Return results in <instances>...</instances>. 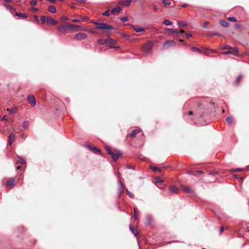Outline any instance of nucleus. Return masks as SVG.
<instances>
[{"label":"nucleus","mask_w":249,"mask_h":249,"mask_svg":"<svg viewBox=\"0 0 249 249\" xmlns=\"http://www.w3.org/2000/svg\"><path fill=\"white\" fill-rule=\"evenodd\" d=\"M106 148L108 153L112 156V159L114 160H117L121 155V153L119 151H111L109 147H106Z\"/></svg>","instance_id":"1"},{"label":"nucleus","mask_w":249,"mask_h":249,"mask_svg":"<svg viewBox=\"0 0 249 249\" xmlns=\"http://www.w3.org/2000/svg\"><path fill=\"white\" fill-rule=\"evenodd\" d=\"M95 24L97 25L98 26L96 27V29H112V27L108 24H107L104 23H98L97 22H94Z\"/></svg>","instance_id":"2"},{"label":"nucleus","mask_w":249,"mask_h":249,"mask_svg":"<svg viewBox=\"0 0 249 249\" xmlns=\"http://www.w3.org/2000/svg\"><path fill=\"white\" fill-rule=\"evenodd\" d=\"M105 43L110 48H115L117 47L115 46V41L111 38H107L105 40Z\"/></svg>","instance_id":"3"},{"label":"nucleus","mask_w":249,"mask_h":249,"mask_svg":"<svg viewBox=\"0 0 249 249\" xmlns=\"http://www.w3.org/2000/svg\"><path fill=\"white\" fill-rule=\"evenodd\" d=\"M28 101L32 107H35L36 104V101L34 96L30 95L28 96Z\"/></svg>","instance_id":"4"},{"label":"nucleus","mask_w":249,"mask_h":249,"mask_svg":"<svg viewBox=\"0 0 249 249\" xmlns=\"http://www.w3.org/2000/svg\"><path fill=\"white\" fill-rule=\"evenodd\" d=\"M87 35L83 33H79L75 35V38L78 40H81L85 39Z\"/></svg>","instance_id":"5"},{"label":"nucleus","mask_w":249,"mask_h":249,"mask_svg":"<svg viewBox=\"0 0 249 249\" xmlns=\"http://www.w3.org/2000/svg\"><path fill=\"white\" fill-rule=\"evenodd\" d=\"M153 47V43L151 42H149L145 44L143 46V49L145 51H149L152 49Z\"/></svg>","instance_id":"6"},{"label":"nucleus","mask_w":249,"mask_h":249,"mask_svg":"<svg viewBox=\"0 0 249 249\" xmlns=\"http://www.w3.org/2000/svg\"><path fill=\"white\" fill-rule=\"evenodd\" d=\"M46 22L47 23H50L53 25H55L57 23V21L51 17H48L46 18Z\"/></svg>","instance_id":"7"},{"label":"nucleus","mask_w":249,"mask_h":249,"mask_svg":"<svg viewBox=\"0 0 249 249\" xmlns=\"http://www.w3.org/2000/svg\"><path fill=\"white\" fill-rule=\"evenodd\" d=\"M223 53L224 54H229V53H235L236 54H238V51L237 48H234L232 49L230 51L223 52Z\"/></svg>","instance_id":"8"},{"label":"nucleus","mask_w":249,"mask_h":249,"mask_svg":"<svg viewBox=\"0 0 249 249\" xmlns=\"http://www.w3.org/2000/svg\"><path fill=\"white\" fill-rule=\"evenodd\" d=\"M15 135L14 134L11 133L9 135L8 138V143L9 145H11L12 143V142L15 141Z\"/></svg>","instance_id":"9"},{"label":"nucleus","mask_w":249,"mask_h":249,"mask_svg":"<svg viewBox=\"0 0 249 249\" xmlns=\"http://www.w3.org/2000/svg\"><path fill=\"white\" fill-rule=\"evenodd\" d=\"M175 45H176V43L175 41H174L172 40H168L166 42H165V43L164 44V47H166L168 46H175Z\"/></svg>","instance_id":"10"},{"label":"nucleus","mask_w":249,"mask_h":249,"mask_svg":"<svg viewBox=\"0 0 249 249\" xmlns=\"http://www.w3.org/2000/svg\"><path fill=\"white\" fill-rule=\"evenodd\" d=\"M169 190L171 193L174 194H177L178 191V188L177 187L174 186H170L169 187Z\"/></svg>","instance_id":"11"},{"label":"nucleus","mask_w":249,"mask_h":249,"mask_svg":"<svg viewBox=\"0 0 249 249\" xmlns=\"http://www.w3.org/2000/svg\"><path fill=\"white\" fill-rule=\"evenodd\" d=\"M15 180L14 179H10L6 183V186L8 187H12L14 186Z\"/></svg>","instance_id":"12"},{"label":"nucleus","mask_w":249,"mask_h":249,"mask_svg":"<svg viewBox=\"0 0 249 249\" xmlns=\"http://www.w3.org/2000/svg\"><path fill=\"white\" fill-rule=\"evenodd\" d=\"M48 10L53 13H54L56 12V10L55 7L53 5H51L48 8Z\"/></svg>","instance_id":"13"},{"label":"nucleus","mask_w":249,"mask_h":249,"mask_svg":"<svg viewBox=\"0 0 249 249\" xmlns=\"http://www.w3.org/2000/svg\"><path fill=\"white\" fill-rule=\"evenodd\" d=\"M67 26L68 27H69V28H77L78 29L77 30V31L80 30V27L79 26H78V25H74V24H68Z\"/></svg>","instance_id":"14"},{"label":"nucleus","mask_w":249,"mask_h":249,"mask_svg":"<svg viewBox=\"0 0 249 249\" xmlns=\"http://www.w3.org/2000/svg\"><path fill=\"white\" fill-rule=\"evenodd\" d=\"M182 190L184 192H188V193H191L192 192L191 188L188 186H182Z\"/></svg>","instance_id":"15"},{"label":"nucleus","mask_w":249,"mask_h":249,"mask_svg":"<svg viewBox=\"0 0 249 249\" xmlns=\"http://www.w3.org/2000/svg\"><path fill=\"white\" fill-rule=\"evenodd\" d=\"M17 108L16 107H14L12 108V109H10L9 108H7L6 110L7 111H9L11 114H14L17 111Z\"/></svg>","instance_id":"16"},{"label":"nucleus","mask_w":249,"mask_h":249,"mask_svg":"<svg viewBox=\"0 0 249 249\" xmlns=\"http://www.w3.org/2000/svg\"><path fill=\"white\" fill-rule=\"evenodd\" d=\"M133 29L135 30V31L137 33L142 32V31H144V30L143 28L137 27H134Z\"/></svg>","instance_id":"17"},{"label":"nucleus","mask_w":249,"mask_h":249,"mask_svg":"<svg viewBox=\"0 0 249 249\" xmlns=\"http://www.w3.org/2000/svg\"><path fill=\"white\" fill-rule=\"evenodd\" d=\"M4 6L8 9L9 10L11 13H13L14 12V9L11 7L10 5H7V4H4Z\"/></svg>","instance_id":"18"},{"label":"nucleus","mask_w":249,"mask_h":249,"mask_svg":"<svg viewBox=\"0 0 249 249\" xmlns=\"http://www.w3.org/2000/svg\"><path fill=\"white\" fill-rule=\"evenodd\" d=\"M15 15H16V16L19 17L20 18H27V15L23 13H16Z\"/></svg>","instance_id":"19"},{"label":"nucleus","mask_w":249,"mask_h":249,"mask_svg":"<svg viewBox=\"0 0 249 249\" xmlns=\"http://www.w3.org/2000/svg\"><path fill=\"white\" fill-rule=\"evenodd\" d=\"M172 22L169 19H165L163 21V24L166 26L171 25Z\"/></svg>","instance_id":"20"},{"label":"nucleus","mask_w":249,"mask_h":249,"mask_svg":"<svg viewBox=\"0 0 249 249\" xmlns=\"http://www.w3.org/2000/svg\"><path fill=\"white\" fill-rule=\"evenodd\" d=\"M141 130L140 129H135L133 130L131 133V136L132 137H134L138 133L140 132Z\"/></svg>","instance_id":"21"},{"label":"nucleus","mask_w":249,"mask_h":249,"mask_svg":"<svg viewBox=\"0 0 249 249\" xmlns=\"http://www.w3.org/2000/svg\"><path fill=\"white\" fill-rule=\"evenodd\" d=\"M162 2L165 6L171 4V0H163Z\"/></svg>","instance_id":"22"},{"label":"nucleus","mask_w":249,"mask_h":249,"mask_svg":"<svg viewBox=\"0 0 249 249\" xmlns=\"http://www.w3.org/2000/svg\"><path fill=\"white\" fill-rule=\"evenodd\" d=\"M121 8L119 7L113 8L111 10V13L114 14L116 12H119L121 11Z\"/></svg>","instance_id":"23"},{"label":"nucleus","mask_w":249,"mask_h":249,"mask_svg":"<svg viewBox=\"0 0 249 249\" xmlns=\"http://www.w3.org/2000/svg\"><path fill=\"white\" fill-rule=\"evenodd\" d=\"M220 23L224 27H227L229 25L228 22L223 20H220Z\"/></svg>","instance_id":"24"},{"label":"nucleus","mask_w":249,"mask_h":249,"mask_svg":"<svg viewBox=\"0 0 249 249\" xmlns=\"http://www.w3.org/2000/svg\"><path fill=\"white\" fill-rule=\"evenodd\" d=\"M232 120L231 117H228L226 118V122L228 124H231L232 122Z\"/></svg>","instance_id":"25"},{"label":"nucleus","mask_w":249,"mask_h":249,"mask_svg":"<svg viewBox=\"0 0 249 249\" xmlns=\"http://www.w3.org/2000/svg\"><path fill=\"white\" fill-rule=\"evenodd\" d=\"M192 51L197 52L198 53H201V50L196 47H192Z\"/></svg>","instance_id":"26"},{"label":"nucleus","mask_w":249,"mask_h":249,"mask_svg":"<svg viewBox=\"0 0 249 249\" xmlns=\"http://www.w3.org/2000/svg\"><path fill=\"white\" fill-rule=\"evenodd\" d=\"M150 167L154 172H156V171L161 172V170L158 167H153L152 166H151Z\"/></svg>","instance_id":"27"},{"label":"nucleus","mask_w":249,"mask_h":249,"mask_svg":"<svg viewBox=\"0 0 249 249\" xmlns=\"http://www.w3.org/2000/svg\"><path fill=\"white\" fill-rule=\"evenodd\" d=\"M132 0H126L124 2V5L126 6H128L130 5Z\"/></svg>","instance_id":"28"},{"label":"nucleus","mask_w":249,"mask_h":249,"mask_svg":"<svg viewBox=\"0 0 249 249\" xmlns=\"http://www.w3.org/2000/svg\"><path fill=\"white\" fill-rule=\"evenodd\" d=\"M178 24L179 27L185 26L187 25V24L185 22L181 21H178Z\"/></svg>","instance_id":"29"},{"label":"nucleus","mask_w":249,"mask_h":249,"mask_svg":"<svg viewBox=\"0 0 249 249\" xmlns=\"http://www.w3.org/2000/svg\"><path fill=\"white\" fill-rule=\"evenodd\" d=\"M165 31L167 32H169L171 33L178 34V32H177V31H176L175 30H174V29H167L165 30Z\"/></svg>","instance_id":"30"},{"label":"nucleus","mask_w":249,"mask_h":249,"mask_svg":"<svg viewBox=\"0 0 249 249\" xmlns=\"http://www.w3.org/2000/svg\"><path fill=\"white\" fill-rule=\"evenodd\" d=\"M138 213H137V210L136 208H134V217L135 218V219H137V217H138Z\"/></svg>","instance_id":"31"},{"label":"nucleus","mask_w":249,"mask_h":249,"mask_svg":"<svg viewBox=\"0 0 249 249\" xmlns=\"http://www.w3.org/2000/svg\"><path fill=\"white\" fill-rule=\"evenodd\" d=\"M37 3V1L36 0H32L31 1H30V4L32 6H35L36 4Z\"/></svg>","instance_id":"32"},{"label":"nucleus","mask_w":249,"mask_h":249,"mask_svg":"<svg viewBox=\"0 0 249 249\" xmlns=\"http://www.w3.org/2000/svg\"><path fill=\"white\" fill-rule=\"evenodd\" d=\"M126 193L129 197H130L131 198L134 197L133 195L131 192H130L128 190H126Z\"/></svg>","instance_id":"33"},{"label":"nucleus","mask_w":249,"mask_h":249,"mask_svg":"<svg viewBox=\"0 0 249 249\" xmlns=\"http://www.w3.org/2000/svg\"><path fill=\"white\" fill-rule=\"evenodd\" d=\"M229 20L232 22L236 21V19L234 17H230L228 18Z\"/></svg>","instance_id":"34"},{"label":"nucleus","mask_w":249,"mask_h":249,"mask_svg":"<svg viewBox=\"0 0 249 249\" xmlns=\"http://www.w3.org/2000/svg\"><path fill=\"white\" fill-rule=\"evenodd\" d=\"M41 22L43 24L45 23V22L46 21V19L45 17L42 16L41 18Z\"/></svg>","instance_id":"35"},{"label":"nucleus","mask_w":249,"mask_h":249,"mask_svg":"<svg viewBox=\"0 0 249 249\" xmlns=\"http://www.w3.org/2000/svg\"><path fill=\"white\" fill-rule=\"evenodd\" d=\"M209 24V22H208V21H205L204 24H203V27L205 28H207L208 27V26Z\"/></svg>","instance_id":"36"},{"label":"nucleus","mask_w":249,"mask_h":249,"mask_svg":"<svg viewBox=\"0 0 249 249\" xmlns=\"http://www.w3.org/2000/svg\"><path fill=\"white\" fill-rule=\"evenodd\" d=\"M121 19L123 22H126L128 20V18L127 17H124L121 18Z\"/></svg>","instance_id":"37"},{"label":"nucleus","mask_w":249,"mask_h":249,"mask_svg":"<svg viewBox=\"0 0 249 249\" xmlns=\"http://www.w3.org/2000/svg\"><path fill=\"white\" fill-rule=\"evenodd\" d=\"M162 181H163L160 178H157L156 179V182L157 183H161V182H162Z\"/></svg>","instance_id":"38"},{"label":"nucleus","mask_w":249,"mask_h":249,"mask_svg":"<svg viewBox=\"0 0 249 249\" xmlns=\"http://www.w3.org/2000/svg\"><path fill=\"white\" fill-rule=\"evenodd\" d=\"M103 15L106 16H108L109 15V10L106 11L104 14Z\"/></svg>","instance_id":"39"},{"label":"nucleus","mask_w":249,"mask_h":249,"mask_svg":"<svg viewBox=\"0 0 249 249\" xmlns=\"http://www.w3.org/2000/svg\"><path fill=\"white\" fill-rule=\"evenodd\" d=\"M31 10L33 12H36L38 11V9L36 8H35V7H32L31 8Z\"/></svg>","instance_id":"40"},{"label":"nucleus","mask_w":249,"mask_h":249,"mask_svg":"<svg viewBox=\"0 0 249 249\" xmlns=\"http://www.w3.org/2000/svg\"><path fill=\"white\" fill-rule=\"evenodd\" d=\"M105 40L100 39V40H98V43H100V44H105Z\"/></svg>","instance_id":"41"},{"label":"nucleus","mask_w":249,"mask_h":249,"mask_svg":"<svg viewBox=\"0 0 249 249\" xmlns=\"http://www.w3.org/2000/svg\"><path fill=\"white\" fill-rule=\"evenodd\" d=\"M19 161L21 163H25V160L22 159V158H19Z\"/></svg>","instance_id":"42"},{"label":"nucleus","mask_w":249,"mask_h":249,"mask_svg":"<svg viewBox=\"0 0 249 249\" xmlns=\"http://www.w3.org/2000/svg\"><path fill=\"white\" fill-rule=\"evenodd\" d=\"M185 36L187 38H189L192 36V35L190 33H186L185 34Z\"/></svg>","instance_id":"43"},{"label":"nucleus","mask_w":249,"mask_h":249,"mask_svg":"<svg viewBox=\"0 0 249 249\" xmlns=\"http://www.w3.org/2000/svg\"><path fill=\"white\" fill-rule=\"evenodd\" d=\"M244 170L243 169H241V168H237L235 170H234V171H238V172H241V171H243Z\"/></svg>","instance_id":"44"},{"label":"nucleus","mask_w":249,"mask_h":249,"mask_svg":"<svg viewBox=\"0 0 249 249\" xmlns=\"http://www.w3.org/2000/svg\"><path fill=\"white\" fill-rule=\"evenodd\" d=\"M61 20H67L68 19V18L67 17H61Z\"/></svg>","instance_id":"45"},{"label":"nucleus","mask_w":249,"mask_h":249,"mask_svg":"<svg viewBox=\"0 0 249 249\" xmlns=\"http://www.w3.org/2000/svg\"><path fill=\"white\" fill-rule=\"evenodd\" d=\"M7 120V116L6 115H4L2 118V120L6 121Z\"/></svg>","instance_id":"46"},{"label":"nucleus","mask_w":249,"mask_h":249,"mask_svg":"<svg viewBox=\"0 0 249 249\" xmlns=\"http://www.w3.org/2000/svg\"><path fill=\"white\" fill-rule=\"evenodd\" d=\"M153 7L155 11H158V7L156 5H153Z\"/></svg>","instance_id":"47"},{"label":"nucleus","mask_w":249,"mask_h":249,"mask_svg":"<svg viewBox=\"0 0 249 249\" xmlns=\"http://www.w3.org/2000/svg\"><path fill=\"white\" fill-rule=\"evenodd\" d=\"M34 18H35V19L36 21H37V22H38V21H39V18H38V17H37V16H34Z\"/></svg>","instance_id":"48"},{"label":"nucleus","mask_w":249,"mask_h":249,"mask_svg":"<svg viewBox=\"0 0 249 249\" xmlns=\"http://www.w3.org/2000/svg\"><path fill=\"white\" fill-rule=\"evenodd\" d=\"M79 21L80 20L78 19H74L72 20V21H73L74 22H79Z\"/></svg>","instance_id":"49"},{"label":"nucleus","mask_w":249,"mask_h":249,"mask_svg":"<svg viewBox=\"0 0 249 249\" xmlns=\"http://www.w3.org/2000/svg\"><path fill=\"white\" fill-rule=\"evenodd\" d=\"M93 151H98L99 152H100V150H99V149H97V148H96L95 147L93 148Z\"/></svg>","instance_id":"50"},{"label":"nucleus","mask_w":249,"mask_h":249,"mask_svg":"<svg viewBox=\"0 0 249 249\" xmlns=\"http://www.w3.org/2000/svg\"><path fill=\"white\" fill-rule=\"evenodd\" d=\"M130 229L131 230V231H132V232L135 234V235H136L137 233L135 232V231H134L132 230V228L131 227V226H130Z\"/></svg>","instance_id":"51"},{"label":"nucleus","mask_w":249,"mask_h":249,"mask_svg":"<svg viewBox=\"0 0 249 249\" xmlns=\"http://www.w3.org/2000/svg\"><path fill=\"white\" fill-rule=\"evenodd\" d=\"M177 32H178V33H184V31L182 30H180L179 31H177Z\"/></svg>","instance_id":"52"},{"label":"nucleus","mask_w":249,"mask_h":249,"mask_svg":"<svg viewBox=\"0 0 249 249\" xmlns=\"http://www.w3.org/2000/svg\"><path fill=\"white\" fill-rule=\"evenodd\" d=\"M223 230H224V229H223V227H221V228H220V233H222V232H223Z\"/></svg>","instance_id":"53"},{"label":"nucleus","mask_w":249,"mask_h":249,"mask_svg":"<svg viewBox=\"0 0 249 249\" xmlns=\"http://www.w3.org/2000/svg\"><path fill=\"white\" fill-rule=\"evenodd\" d=\"M24 124V127L25 128H27V124H26V123H24V124Z\"/></svg>","instance_id":"54"},{"label":"nucleus","mask_w":249,"mask_h":249,"mask_svg":"<svg viewBox=\"0 0 249 249\" xmlns=\"http://www.w3.org/2000/svg\"><path fill=\"white\" fill-rule=\"evenodd\" d=\"M182 7H186V4L182 5Z\"/></svg>","instance_id":"55"},{"label":"nucleus","mask_w":249,"mask_h":249,"mask_svg":"<svg viewBox=\"0 0 249 249\" xmlns=\"http://www.w3.org/2000/svg\"><path fill=\"white\" fill-rule=\"evenodd\" d=\"M21 137H22L23 138H25V137H24V134H21Z\"/></svg>","instance_id":"56"},{"label":"nucleus","mask_w":249,"mask_h":249,"mask_svg":"<svg viewBox=\"0 0 249 249\" xmlns=\"http://www.w3.org/2000/svg\"><path fill=\"white\" fill-rule=\"evenodd\" d=\"M247 231L248 232H249V227H247Z\"/></svg>","instance_id":"57"},{"label":"nucleus","mask_w":249,"mask_h":249,"mask_svg":"<svg viewBox=\"0 0 249 249\" xmlns=\"http://www.w3.org/2000/svg\"><path fill=\"white\" fill-rule=\"evenodd\" d=\"M63 29V27H60L59 28V29H60V30H61V29Z\"/></svg>","instance_id":"58"},{"label":"nucleus","mask_w":249,"mask_h":249,"mask_svg":"<svg viewBox=\"0 0 249 249\" xmlns=\"http://www.w3.org/2000/svg\"><path fill=\"white\" fill-rule=\"evenodd\" d=\"M71 7H75V6L74 5V4H73V5L72 4V5H71Z\"/></svg>","instance_id":"59"},{"label":"nucleus","mask_w":249,"mask_h":249,"mask_svg":"<svg viewBox=\"0 0 249 249\" xmlns=\"http://www.w3.org/2000/svg\"><path fill=\"white\" fill-rule=\"evenodd\" d=\"M192 112H191V111L189 112V114H190V115L192 114Z\"/></svg>","instance_id":"60"},{"label":"nucleus","mask_w":249,"mask_h":249,"mask_svg":"<svg viewBox=\"0 0 249 249\" xmlns=\"http://www.w3.org/2000/svg\"><path fill=\"white\" fill-rule=\"evenodd\" d=\"M78 1L82 2V1H83V0H78Z\"/></svg>","instance_id":"61"},{"label":"nucleus","mask_w":249,"mask_h":249,"mask_svg":"<svg viewBox=\"0 0 249 249\" xmlns=\"http://www.w3.org/2000/svg\"><path fill=\"white\" fill-rule=\"evenodd\" d=\"M226 47H224L223 48H222V49H226Z\"/></svg>","instance_id":"62"},{"label":"nucleus","mask_w":249,"mask_h":249,"mask_svg":"<svg viewBox=\"0 0 249 249\" xmlns=\"http://www.w3.org/2000/svg\"><path fill=\"white\" fill-rule=\"evenodd\" d=\"M213 35H217L218 34H216V33H214V34H213Z\"/></svg>","instance_id":"63"},{"label":"nucleus","mask_w":249,"mask_h":249,"mask_svg":"<svg viewBox=\"0 0 249 249\" xmlns=\"http://www.w3.org/2000/svg\"><path fill=\"white\" fill-rule=\"evenodd\" d=\"M180 41H182L183 40L182 39L179 40Z\"/></svg>","instance_id":"64"}]
</instances>
